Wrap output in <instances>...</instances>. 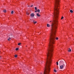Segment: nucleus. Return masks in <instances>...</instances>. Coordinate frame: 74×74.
Segmentation results:
<instances>
[{
	"mask_svg": "<svg viewBox=\"0 0 74 74\" xmlns=\"http://www.w3.org/2000/svg\"><path fill=\"white\" fill-rule=\"evenodd\" d=\"M34 13H32L30 14V16H31V17H34Z\"/></svg>",
	"mask_w": 74,
	"mask_h": 74,
	"instance_id": "20e7f679",
	"label": "nucleus"
},
{
	"mask_svg": "<svg viewBox=\"0 0 74 74\" xmlns=\"http://www.w3.org/2000/svg\"><path fill=\"white\" fill-rule=\"evenodd\" d=\"M64 18V17L63 16H62V18H61V19H63Z\"/></svg>",
	"mask_w": 74,
	"mask_h": 74,
	"instance_id": "aec40b11",
	"label": "nucleus"
},
{
	"mask_svg": "<svg viewBox=\"0 0 74 74\" xmlns=\"http://www.w3.org/2000/svg\"><path fill=\"white\" fill-rule=\"evenodd\" d=\"M42 74V73H40V74Z\"/></svg>",
	"mask_w": 74,
	"mask_h": 74,
	"instance_id": "393cba45",
	"label": "nucleus"
},
{
	"mask_svg": "<svg viewBox=\"0 0 74 74\" xmlns=\"http://www.w3.org/2000/svg\"><path fill=\"white\" fill-rule=\"evenodd\" d=\"M28 7H30V6L28 5Z\"/></svg>",
	"mask_w": 74,
	"mask_h": 74,
	"instance_id": "a878e982",
	"label": "nucleus"
},
{
	"mask_svg": "<svg viewBox=\"0 0 74 74\" xmlns=\"http://www.w3.org/2000/svg\"><path fill=\"white\" fill-rule=\"evenodd\" d=\"M36 15L37 16H38V17H40V15L39 14V13H37L36 14Z\"/></svg>",
	"mask_w": 74,
	"mask_h": 74,
	"instance_id": "39448f33",
	"label": "nucleus"
},
{
	"mask_svg": "<svg viewBox=\"0 0 74 74\" xmlns=\"http://www.w3.org/2000/svg\"><path fill=\"white\" fill-rule=\"evenodd\" d=\"M50 22H52V21H50Z\"/></svg>",
	"mask_w": 74,
	"mask_h": 74,
	"instance_id": "c85d7f7f",
	"label": "nucleus"
},
{
	"mask_svg": "<svg viewBox=\"0 0 74 74\" xmlns=\"http://www.w3.org/2000/svg\"><path fill=\"white\" fill-rule=\"evenodd\" d=\"M60 69H63L65 65L64 64H61L60 65Z\"/></svg>",
	"mask_w": 74,
	"mask_h": 74,
	"instance_id": "7ed1b4c3",
	"label": "nucleus"
},
{
	"mask_svg": "<svg viewBox=\"0 0 74 74\" xmlns=\"http://www.w3.org/2000/svg\"><path fill=\"white\" fill-rule=\"evenodd\" d=\"M16 51H18V50H19V48H16Z\"/></svg>",
	"mask_w": 74,
	"mask_h": 74,
	"instance_id": "4468645a",
	"label": "nucleus"
},
{
	"mask_svg": "<svg viewBox=\"0 0 74 74\" xmlns=\"http://www.w3.org/2000/svg\"><path fill=\"white\" fill-rule=\"evenodd\" d=\"M37 12H39V13H40V10H39V9H38L37 10Z\"/></svg>",
	"mask_w": 74,
	"mask_h": 74,
	"instance_id": "0eeeda50",
	"label": "nucleus"
},
{
	"mask_svg": "<svg viewBox=\"0 0 74 74\" xmlns=\"http://www.w3.org/2000/svg\"><path fill=\"white\" fill-rule=\"evenodd\" d=\"M69 49H70V48H69Z\"/></svg>",
	"mask_w": 74,
	"mask_h": 74,
	"instance_id": "bb28decb",
	"label": "nucleus"
},
{
	"mask_svg": "<svg viewBox=\"0 0 74 74\" xmlns=\"http://www.w3.org/2000/svg\"><path fill=\"white\" fill-rule=\"evenodd\" d=\"M57 71H56V70H54V72H55V73H56Z\"/></svg>",
	"mask_w": 74,
	"mask_h": 74,
	"instance_id": "412c9836",
	"label": "nucleus"
},
{
	"mask_svg": "<svg viewBox=\"0 0 74 74\" xmlns=\"http://www.w3.org/2000/svg\"><path fill=\"white\" fill-rule=\"evenodd\" d=\"M56 63H57V65H58V62H57Z\"/></svg>",
	"mask_w": 74,
	"mask_h": 74,
	"instance_id": "4be33fe9",
	"label": "nucleus"
},
{
	"mask_svg": "<svg viewBox=\"0 0 74 74\" xmlns=\"http://www.w3.org/2000/svg\"><path fill=\"white\" fill-rule=\"evenodd\" d=\"M27 15H29V13H28V12H27Z\"/></svg>",
	"mask_w": 74,
	"mask_h": 74,
	"instance_id": "f3484780",
	"label": "nucleus"
},
{
	"mask_svg": "<svg viewBox=\"0 0 74 74\" xmlns=\"http://www.w3.org/2000/svg\"><path fill=\"white\" fill-rule=\"evenodd\" d=\"M21 43H19L18 44V45H21Z\"/></svg>",
	"mask_w": 74,
	"mask_h": 74,
	"instance_id": "a211bd4d",
	"label": "nucleus"
},
{
	"mask_svg": "<svg viewBox=\"0 0 74 74\" xmlns=\"http://www.w3.org/2000/svg\"><path fill=\"white\" fill-rule=\"evenodd\" d=\"M0 59H1V56H0Z\"/></svg>",
	"mask_w": 74,
	"mask_h": 74,
	"instance_id": "cd10ccee",
	"label": "nucleus"
},
{
	"mask_svg": "<svg viewBox=\"0 0 74 74\" xmlns=\"http://www.w3.org/2000/svg\"><path fill=\"white\" fill-rule=\"evenodd\" d=\"M64 63H66L65 60H61L60 61L59 64V65H61V64H64Z\"/></svg>",
	"mask_w": 74,
	"mask_h": 74,
	"instance_id": "f03ea898",
	"label": "nucleus"
},
{
	"mask_svg": "<svg viewBox=\"0 0 74 74\" xmlns=\"http://www.w3.org/2000/svg\"><path fill=\"white\" fill-rule=\"evenodd\" d=\"M35 10H36V11H37V7H35Z\"/></svg>",
	"mask_w": 74,
	"mask_h": 74,
	"instance_id": "9d476101",
	"label": "nucleus"
},
{
	"mask_svg": "<svg viewBox=\"0 0 74 74\" xmlns=\"http://www.w3.org/2000/svg\"><path fill=\"white\" fill-rule=\"evenodd\" d=\"M56 40H58V39H59V38H58V37H56Z\"/></svg>",
	"mask_w": 74,
	"mask_h": 74,
	"instance_id": "6ab92c4d",
	"label": "nucleus"
},
{
	"mask_svg": "<svg viewBox=\"0 0 74 74\" xmlns=\"http://www.w3.org/2000/svg\"><path fill=\"white\" fill-rule=\"evenodd\" d=\"M33 23L34 24H36V23H37V21H33Z\"/></svg>",
	"mask_w": 74,
	"mask_h": 74,
	"instance_id": "423d86ee",
	"label": "nucleus"
},
{
	"mask_svg": "<svg viewBox=\"0 0 74 74\" xmlns=\"http://www.w3.org/2000/svg\"><path fill=\"white\" fill-rule=\"evenodd\" d=\"M68 52H71V49H70L68 50Z\"/></svg>",
	"mask_w": 74,
	"mask_h": 74,
	"instance_id": "ddd939ff",
	"label": "nucleus"
},
{
	"mask_svg": "<svg viewBox=\"0 0 74 74\" xmlns=\"http://www.w3.org/2000/svg\"><path fill=\"white\" fill-rule=\"evenodd\" d=\"M70 12L71 13H73V10H70Z\"/></svg>",
	"mask_w": 74,
	"mask_h": 74,
	"instance_id": "1a4fd4ad",
	"label": "nucleus"
},
{
	"mask_svg": "<svg viewBox=\"0 0 74 74\" xmlns=\"http://www.w3.org/2000/svg\"><path fill=\"white\" fill-rule=\"evenodd\" d=\"M35 12H37V11H35Z\"/></svg>",
	"mask_w": 74,
	"mask_h": 74,
	"instance_id": "b1692460",
	"label": "nucleus"
},
{
	"mask_svg": "<svg viewBox=\"0 0 74 74\" xmlns=\"http://www.w3.org/2000/svg\"><path fill=\"white\" fill-rule=\"evenodd\" d=\"M18 56H17V55H16L14 56V57L15 58H16V57H17Z\"/></svg>",
	"mask_w": 74,
	"mask_h": 74,
	"instance_id": "dca6fc26",
	"label": "nucleus"
},
{
	"mask_svg": "<svg viewBox=\"0 0 74 74\" xmlns=\"http://www.w3.org/2000/svg\"><path fill=\"white\" fill-rule=\"evenodd\" d=\"M47 27H50V25L49 24H47Z\"/></svg>",
	"mask_w": 74,
	"mask_h": 74,
	"instance_id": "6e6552de",
	"label": "nucleus"
},
{
	"mask_svg": "<svg viewBox=\"0 0 74 74\" xmlns=\"http://www.w3.org/2000/svg\"><path fill=\"white\" fill-rule=\"evenodd\" d=\"M3 12H7V11H6V10H4L3 11Z\"/></svg>",
	"mask_w": 74,
	"mask_h": 74,
	"instance_id": "f8f14e48",
	"label": "nucleus"
},
{
	"mask_svg": "<svg viewBox=\"0 0 74 74\" xmlns=\"http://www.w3.org/2000/svg\"><path fill=\"white\" fill-rule=\"evenodd\" d=\"M13 12H14V11H11V14H13Z\"/></svg>",
	"mask_w": 74,
	"mask_h": 74,
	"instance_id": "2eb2a0df",
	"label": "nucleus"
},
{
	"mask_svg": "<svg viewBox=\"0 0 74 74\" xmlns=\"http://www.w3.org/2000/svg\"><path fill=\"white\" fill-rule=\"evenodd\" d=\"M59 0H55L54 5V20H58V15H59V8H58V5L59 4Z\"/></svg>",
	"mask_w": 74,
	"mask_h": 74,
	"instance_id": "f257e3e1",
	"label": "nucleus"
},
{
	"mask_svg": "<svg viewBox=\"0 0 74 74\" xmlns=\"http://www.w3.org/2000/svg\"><path fill=\"white\" fill-rule=\"evenodd\" d=\"M33 6V5H32L31 6H30L31 7H32Z\"/></svg>",
	"mask_w": 74,
	"mask_h": 74,
	"instance_id": "5701e85b",
	"label": "nucleus"
},
{
	"mask_svg": "<svg viewBox=\"0 0 74 74\" xmlns=\"http://www.w3.org/2000/svg\"><path fill=\"white\" fill-rule=\"evenodd\" d=\"M11 38H9L8 39V41H10V40H11Z\"/></svg>",
	"mask_w": 74,
	"mask_h": 74,
	"instance_id": "9b49d317",
	"label": "nucleus"
}]
</instances>
